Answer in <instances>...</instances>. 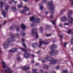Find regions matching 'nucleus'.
Here are the masks:
<instances>
[{
    "label": "nucleus",
    "mask_w": 73,
    "mask_h": 73,
    "mask_svg": "<svg viewBox=\"0 0 73 73\" xmlns=\"http://www.w3.org/2000/svg\"><path fill=\"white\" fill-rule=\"evenodd\" d=\"M46 35L47 36V37H49V36H50L52 35V34H46Z\"/></svg>",
    "instance_id": "obj_39"
},
{
    "label": "nucleus",
    "mask_w": 73,
    "mask_h": 73,
    "mask_svg": "<svg viewBox=\"0 0 73 73\" xmlns=\"http://www.w3.org/2000/svg\"><path fill=\"white\" fill-rule=\"evenodd\" d=\"M27 12V10L25 9H24L22 10V11L21 12V14H23V13H26Z\"/></svg>",
    "instance_id": "obj_20"
},
{
    "label": "nucleus",
    "mask_w": 73,
    "mask_h": 73,
    "mask_svg": "<svg viewBox=\"0 0 73 73\" xmlns=\"http://www.w3.org/2000/svg\"><path fill=\"white\" fill-rule=\"evenodd\" d=\"M43 68L44 69H48V66L46 65H44L43 66Z\"/></svg>",
    "instance_id": "obj_27"
},
{
    "label": "nucleus",
    "mask_w": 73,
    "mask_h": 73,
    "mask_svg": "<svg viewBox=\"0 0 73 73\" xmlns=\"http://www.w3.org/2000/svg\"><path fill=\"white\" fill-rule=\"evenodd\" d=\"M23 46L25 47V48H27V46H26V45H25V44H23Z\"/></svg>",
    "instance_id": "obj_44"
},
{
    "label": "nucleus",
    "mask_w": 73,
    "mask_h": 73,
    "mask_svg": "<svg viewBox=\"0 0 73 73\" xmlns=\"http://www.w3.org/2000/svg\"><path fill=\"white\" fill-rule=\"evenodd\" d=\"M71 44H72V45L73 44V37L71 40Z\"/></svg>",
    "instance_id": "obj_35"
},
{
    "label": "nucleus",
    "mask_w": 73,
    "mask_h": 73,
    "mask_svg": "<svg viewBox=\"0 0 73 73\" xmlns=\"http://www.w3.org/2000/svg\"><path fill=\"white\" fill-rule=\"evenodd\" d=\"M1 9H2L3 8V5H5V3H3V1H1Z\"/></svg>",
    "instance_id": "obj_16"
},
{
    "label": "nucleus",
    "mask_w": 73,
    "mask_h": 73,
    "mask_svg": "<svg viewBox=\"0 0 73 73\" xmlns=\"http://www.w3.org/2000/svg\"><path fill=\"white\" fill-rule=\"evenodd\" d=\"M7 23V21H5V22L3 23V24H5V23Z\"/></svg>",
    "instance_id": "obj_53"
},
{
    "label": "nucleus",
    "mask_w": 73,
    "mask_h": 73,
    "mask_svg": "<svg viewBox=\"0 0 73 73\" xmlns=\"http://www.w3.org/2000/svg\"><path fill=\"white\" fill-rule=\"evenodd\" d=\"M31 56L33 57H35V55L33 54H31Z\"/></svg>",
    "instance_id": "obj_52"
},
{
    "label": "nucleus",
    "mask_w": 73,
    "mask_h": 73,
    "mask_svg": "<svg viewBox=\"0 0 73 73\" xmlns=\"http://www.w3.org/2000/svg\"><path fill=\"white\" fill-rule=\"evenodd\" d=\"M49 42L47 43L44 41H42V39H40L39 40V48H41V46L42 44H45V45H47V44H49Z\"/></svg>",
    "instance_id": "obj_8"
},
{
    "label": "nucleus",
    "mask_w": 73,
    "mask_h": 73,
    "mask_svg": "<svg viewBox=\"0 0 73 73\" xmlns=\"http://www.w3.org/2000/svg\"><path fill=\"white\" fill-rule=\"evenodd\" d=\"M64 25H69V24L68 23H65L64 24Z\"/></svg>",
    "instance_id": "obj_40"
},
{
    "label": "nucleus",
    "mask_w": 73,
    "mask_h": 73,
    "mask_svg": "<svg viewBox=\"0 0 73 73\" xmlns=\"http://www.w3.org/2000/svg\"><path fill=\"white\" fill-rule=\"evenodd\" d=\"M2 15H3L4 17H5V16H6V13H5V11H2Z\"/></svg>",
    "instance_id": "obj_21"
},
{
    "label": "nucleus",
    "mask_w": 73,
    "mask_h": 73,
    "mask_svg": "<svg viewBox=\"0 0 73 73\" xmlns=\"http://www.w3.org/2000/svg\"><path fill=\"white\" fill-rule=\"evenodd\" d=\"M18 8H21L23 7V6L22 5H19L18 6Z\"/></svg>",
    "instance_id": "obj_38"
},
{
    "label": "nucleus",
    "mask_w": 73,
    "mask_h": 73,
    "mask_svg": "<svg viewBox=\"0 0 73 73\" xmlns=\"http://www.w3.org/2000/svg\"><path fill=\"white\" fill-rule=\"evenodd\" d=\"M37 43L36 42L34 43V44H33L32 45V46L34 48H35L36 46H37Z\"/></svg>",
    "instance_id": "obj_23"
},
{
    "label": "nucleus",
    "mask_w": 73,
    "mask_h": 73,
    "mask_svg": "<svg viewBox=\"0 0 73 73\" xmlns=\"http://www.w3.org/2000/svg\"><path fill=\"white\" fill-rule=\"evenodd\" d=\"M12 9L13 11H16V7L15 6L12 7Z\"/></svg>",
    "instance_id": "obj_22"
},
{
    "label": "nucleus",
    "mask_w": 73,
    "mask_h": 73,
    "mask_svg": "<svg viewBox=\"0 0 73 73\" xmlns=\"http://www.w3.org/2000/svg\"><path fill=\"white\" fill-rule=\"evenodd\" d=\"M15 35H17V36L18 37H19V34H18L17 33V34H16Z\"/></svg>",
    "instance_id": "obj_47"
},
{
    "label": "nucleus",
    "mask_w": 73,
    "mask_h": 73,
    "mask_svg": "<svg viewBox=\"0 0 73 73\" xmlns=\"http://www.w3.org/2000/svg\"><path fill=\"white\" fill-rule=\"evenodd\" d=\"M31 13H29L28 14V15H31Z\"/></svg>",
    "instance_id": "obj_60"
},
{
    "label": "nucleus",
    "mask_w": 73,
    "mask_h": 73,
    "mask_svg": "<svg viewBox=\"0 0 73 73\" xmlns=\"http://www.w3.org/2000/svg\"><path fill=\"white\" fill-rule=\"evenodd\" d=\"M1 50L0 49V53H1Z\"/></svg>",
    "instance_id": "obj_63"
},
{
    "label": "nucleus",
    "mask_w": 73,
    "mask_h": 73,
    "mask_svg": "<svg viewBox=\"0 0 73 73\" xmlns=\"http://www.w3.org/2000/svg\"><path fill=\"white\" fill-rule=\"evenodd\" d=\"M11 20H12V19H10L9 20V21H11Z\"/></svg>",
    "instance_id": "obj_64"
},
{
    "label": "nucleus",
    "mask_w": 73,
    "mask_h": 73,
    "mask_svg": "<svg viewBox=\"0 0 73 73\" xmlns=\"http://www.w3.org/2000/svg\"><path fill=\"white\" fill-rule=\"evenodd\" d=\"M56 22V20L55 19L53 20V21H51L52 23L55 26V27H56V24H55V23Z\"/></svg>",
    "instance_id": "obj_17"
},
{
    "label": "nucleus",
    "mask_w": 73,
    "mask_h": 73,
    "mask_svg": "<svg viewBox=\"0 0 73 73\" xmlns=\"http://www.w3.org/2000/svg\"><path fill=\"white\" fill-rule=\"evenodd\" d=\"M36 30V29H34L32 31L31 34L32 35H35V38H38V33L37 32H35Z\"/></svg>",
    "instance_id": "obj_7"
},
{
    "label": "nucleus",
    "mask_w": 73,
    "mask_h": 73,
    "mask_svg": "<svg viewBox=\"0 0 73 73\" xmlns=\"http://www.w3.org/2000/svg\"><path fill=\"white\" fill-rule=\"evenodd\" d=\"M9 35L11 37V38H8L7 39V41L5 43L3 44V47L5 49H7V48H8L11 42H13L15 40V39L14 38L15 37V36L12 34H10Z\"/></svg>",
    "instance_id": "obj_1"
},
{
    "label": "nucleus",
    "mask_w": 73,
    "mask_h": 73,
    "mask_svg": "<svg viewBox=\"0 0 73 73\" xmlns=\"http://www.w3.org/2000/svg\"><path fill=\"white\" fill-rule=\"evenodd\" d=\"M48 5L49 7H50L49 8V9L50 10H52L50 12L51 14V15H50V17L51 19H53V14H54V11H52L54 10V7L53 6L52 2H50L48 3Z\"/></svg>",
    "instance_id": "obj_3"
},
{
    "label": "nucleus",
    "mask_w": 73,
    "mask_h": 73,
    "mask_svg": "<svg viewBox=\"0 0 73 73\" xmlns=\"http://www.w3.org/2000/svg\"><path fill=\"white\" fill-rule=\"evenodd\" d=\"M17 61H20L21 60V58L19 56L17 59Z\"/></svg>",
    "instance_id": "obj_37"
},
{
    "label": "nucleus",
    "mask_w": 73,
    "mask_h": 73,
    "mask_svg": "<svg viewBox=\"0 0 73 73\" xmlns=\"http://www.w3.org/2000/svg\"><path fill=\"white\" fill-rule=\"evenodd\" d=\"M14 29V26H11L10 27V30H13Z\"/></svg>",
    "instance_id": "obj_28"
},
{
    "label": "nucleus",
    "mask_w": 73,
    "mask_h": 73,
    "mask_svg": "<svg viewBox=\"0 0 73 73\" xmlns=\"http://www.w3.org/2000/svg\"><path fill=\"white\" fill-rule=\"evenodd\" d=\"M40 22V19L38 18H36L35 21L36 23L38 24Z\"/></svg>",
    "instance_id": "obj_15"
},
{
    "label": "nucleus",
    "mask_w": 73,
    "mask_h": 73,
    "mask_svg": "<svg viewBox=\"0 0 73 73\" xmlns=\"http://www.w3.org/2000/svg\"><path fill=\"white\" fill-rule=\"evenodd\" d=\"M21 35L22 36H23V37H24V36H25V33H23L22 34H21Z\"/></svg>",
    "instance_id": "obj_30"
},
{
    "label": "nucleus",
    "mask_w": 73,
    "mask_h": 73,
    "mask_svg": "<svg viewBox=\"0 0 73 73\" xmlns=\"http://www.w3.org/2000/svg\"><path fill=\"white\" fill-rule=\"evenodd\" d=\"M1 63L2 64V67L3 68H5L6 66H5V64L4 62H1Z\"/></svg>",
    "instance_id": "obj_19"
},
{
    "label": "nucleus",
    "mask_w": 73,
    "mask_h": 73,
    "mask_svg": "<svg viewBox=\"0 0 73 73\" xmlns=\"http://www.w3.org/2000/svg\"><path fill=\"white\" fill-rule=\"evenodd\" d=\"M38 0H35V2H37V1H38Z\"/></svg>",
    "instance_id": "obj_57"
},
{
    "label": "nucleus",
    "mask_w": 73,
    "mask_h": 73,
    "mask_svg": "<svg viewBox=\"0 0 73 73\" xmlns=\"http://www.w3.org/2000/svg\"><path fill=\"white\" fill-rule=\"evenodd\" d=\"M65 11V9H64L63 10L61 11V12H64V11Z\"/></svg>",
    "instance_id": "obj_43"
},
{
    "label": "nucleus",
    "mask_w": 73,
    "mask_h": 73,
    "mask_svg": "<svg viewBox=\"0 0 73 73\" xmlns=\"http://www.w3.org/2000/svg\"><path fill=\"white\" fill-rule=\"evenodd\" d=\"M32 62L33 63H35V61H34V60H33L32 61Z\"/></svg>",
    "instance_id": "obj_55"
},
{
    "label": "nucleus",
    "mask_w": 73,
    "mask_h": 73,
    "mask_svg": "<svg viewBox=\"0 0 73 73\" xmlns=\"http://www.w3.org/2000/svg\"><path fill=\"white\" fill-rule=\"evenodd\" d=\"M40 72H42V73L44 72V71H43V70L41 69L40 70Z\"/></svg>",
    "instance_id": "obj_48"
},
{
    "label": "nucleus",
    "mask_w": 73,
    "mask_h": 73,
    "mask_svg": "<svg viewBox=\"0 0 73 73\" xmlns=\"http://www.w3.org/2000/svg\"><path fill=\"white\" fill-rule=\"evenodd\" d=\"M23 8H25V9H26V10H27L28 11H29V8L26 7H23Z\"/></svg>",
    "instance_id": "obj_34"
},
{
    "label": "nucleus",
    "mask_w": 73,
    "mask_h": 73,
    "mask_svg": "<svg viewBox=\"0 0 73 73\" xmlns=\"http://www.w3.org/2000/svg\"><path fill=\"white\" fill-rule=\"evenodd\" d=\"M72 12L71 10H70L69 11V12L68 13V18L69 19H71V20L68 21V23H70L71 25L72 24L73 21V19L72 18L71 15H72Z\"/></svg>",
    "instance_id": "obj_6"
},
{
    "label": "nucleus",
    "mask_w": 73,
    "mask_h": 73,
    "mask_svg": "<svg viewBox=\"0 0 73 73\" xmlns=\"http://www.w3.org/2000/svg\"><path fill=\"white\" fill-rule=\"evenodd\" d=\"M12 2H13L15 4L17 3V1H15L14 0H12L11 1H9V3L11 4Z\"/></svg>",
    "instance_id": "obj_24"
},
{
    "label": "nucleus",
    "mask_w": 73,
    "mask_h": 73,
    "mask_svg": "<svg viewBox=\"0 0 73 73\" xmlns=\"http://www.w3.org/2000/svg\"><path fill=\"white\" fill-rule=\"evenodd\" d=\"M20 27L19 25L17 26L16 27V31H17V32H19L20 31Z\"/></svg>",
    "instance_id": "obj_14"
},
{
    "label": "nucleus",
    "mask_w": 73,
    "mask_h": 73,
    "mask_svg": "<svg viewBox=\"0 0 73 73\" xmlns=\"http://www.w3.org/2000/svg\"><path fill=\"white\" fill-rule=\"evenodd\" d=\"M27 73H31V72L30 71H29Z\"/></svg>",
    "instance_id": "obj_61"
},
{
    "label": "nucleus",
    "mask_w": 73,
    "mask_h": 73,
    "mask_svg": "<svg viewBox=\"0 0 73 73\" xmlns=\"http://www.w3.org/2000/svg\"><path fill=\"white\" fill-rule=\"evenodd\" d=\"M60 38H62L63 37V36L62 35H59V36Z\"/></svg>",
    "instance_id": "obj_41"
},
{
    "label": "nucleus",
    "mask_w": 73,
    "mask_h": 73,
    "mask_svg": "<svg viewBox=\"0 0 73 73\" xmlns=\"http://www.w3.org/2000/svg\"><path fill=\"white\" fill-rule=\"evenodd\" d=\"M21 4H23V3H22V2H21Z\"/></svg>",
    "instance_id": "obj_62"
},
{
    "label": "nucleus",
    "mask_w": 73,
    "mask_h": 73,
    "mask_svg": "<svg viewBox=\"0 0 73 73\" xmlns=\"http://www.w3.org/2000/svg\"><path fill=\"white\" fill-rule=\"evenodd\" d=\"M28 50H29V51H31V50L30 49H28Z\"/></svg>",
    "instance_id": "obj_58"
},
{
    "label": "nucleus",
    "mask_w": 73,
    "mask_h": 73,
    "mask_svg": "<svg viewBox=\"0 0 73 73\" xmlns=\"http://www.w3.org/2000/svg\"><path fill=\"white\" fill-rule=\"evenodd\" d=\"M68 43H69V42H66L64 43V47H65H65H66V44H68Z\"/></svg>",
    "instance_id": "obj_36"
},
{
    "label": "nucleus",
    "mask_w": 73,
    "mask_h": 73,
    "mask_svg": "<svg viewBox=\"0 0 73 73\" xmlns=\"http://www.w3.org/2000/svg\"><path fill=\"white\" fill-rule=\"evenodd\" d=\"M1 72H2V73H3L4 72V71H3V70H2L1 71Z\"/></svg>",
    "instance_id": "obj_59"
},
{
    "label": "nucleus",
    "mask_w": 73,
    "mask_h": 73,
    "mask_svg": "<svg viewBox=\"0 0 73 73\" xmlns=\"http://www.w3.org/2000/svg\"><path fill=\"white\" fill-rule=\"evenodd\" d=\"M21 27L23 31H24L26 29V27L23 23L21 24Z\"/></svg>",
    "instance_id": "obj_12"
},
{
    "label": "nucleus",
    "mask_w": 73,
    "mask_h": 73,
    "mask_svg": "<svg viewBox=\"0 0 73 73\" xmlns=\"http://www.w3.org/2000/svg\"><path fill=\"white\" fill-rule=\"evenodd\" d=\"M42 62L43 63H45V60H43L42 61Z\"/></svg>",
    "instance_id": "obj_50"
},
{
    "label": "nucleus",
    "mask_w": 73,
    "mask_h": 73,
    "mask_svg": "<svg viewBox=\"0 0 73 73\" xmlns=\"http://www.w3.org/2000/svg\"><path fill=\"white\" fill-rule=\"evenodd\" d=\"M9 6L7 5L6 7L5 8V9L6 10V11H8V8H9Z\"/></svg>",
    "instance_id": "obj_32"
},
{
    "label": "nucleus",
    "mask_w": 73,
    "mask_h": 73,
    "mask_svg": "<svg viewBox=\"0 0 73 73\" xmlns=\"http://www.w3.org/2000/svg\"><path fill=\"white\" fill-rule=\"evenodd\" d=\"M56 68L57 69H59L60 68V67H59V66H57L56 67Z\"/></svg>",
    "instance_id": "obj_42"
},
{
    "label": "nucleus",
    "mask_w": 73,
    "mask_h": 73,
    "mask_svg": "<svg viewBox=\"0 0 73 73\" xmlns=\"http://www.w3.org/2000/svg\"><path fill=\"white\" fill-rule=\"evenodd\" d=\"M40 33H42V31H43V28H42V27L41 26L40 28Z\"/></svg>",
    "instance_id": "obj_26"
},
{
    "label": "nucleus",
    "mask_w": 73,
    "mask_h": 73,
    "mask_svg": "<svg viewBox=\"0 0 73 73\" xmlns=\"http://www.w3.org/2000/svg\"><path fill=\"white\" fill-rule=\"evenodd\" d=\"M72 30H69L68 32H67V33L68 34H70L72 33Z\"/></svg>",
    "instance_id": "obj_31"
},
{
    "label": "nucleus",
    "mask_w": 73,
    "mask_h": 73,
    "mask_svg": "<svg viewBox=\"0 0 73 73\" xmlns=\"http://www.w3.org/2000/svg\"><path fill=\"white\" fill-rule=\"evenodd\" d=\"M21 69H23V70L24 71H26L27 70H29V69L30 68L29 67H27V66H26L22 67L21 68Z\"/></svg>",
    "instance_id": "obj_9"
},
{
    "label": "nucleus",
    "mask_w": 73,
    "mask_h": 73,
    "mask_svg": "<svg viewBox=\"0 0 73 73\" xmlns=\"http://www.w3.org/2000/svg\"><path fill=\"white\" fill-rule=\"evenodd\" d=\"M10 68H8V70H5V72L7 73H12V71H11Z\"/></svg>",
    "instance_id": "obj_10"
},
{
    "label": "nucleus",
    "mask_w": 73,
    "mask_h": 73,
    "mask_svg": "<svg viewBox=\"0 0 73 73\" xmlns=\"http://www.w3.org/2000/svg\"><path fill=\"white\" fill-rule=\"evenodd\" d=\"M56 48V46L55 44H52L50 47V48L51 51L49 52L51 56H54L57 54L58 53V50H55L54 48Z\"/></svg>",
    "instance_id": "obj_2"
},
{
    "label": "nucleus",
    "mask_w": 73,
    "mask_h": 73,
    "mask_svg": "<svg viewBox=\"0 0 73 73\" xmlns=\"http://www.w3.org/2000/svg\"><path fill=\"white\" fill-rule=\"evenodd\" d=\"M59 26L60 27H62V24H61V23H60Z\"/></svg>",
    "instance_id": "obj_54"
},
{
    "label": "nucleus",
    "mask_w": 73,
    "mask_h": 73,
    "mask_svg": "<svg viewBox=\"0 0 73 73\" xmlns=\"http://www.w3.org/2000/svg\"><path fill=\"white\" fill-rule=\"evenodd\" d=\"M68 73V71L67 70H64V71H62V73Z\"/></svg>",
    "instance_id": "obj_33"
},
{
    "label": "nucleus",
    "mask_w": 73,
    "mask_h": 73,
    "mask_svg": "<svg viewBox=\"0 0 73 73\" xmlns=\"http://www.w3.org/2000/svg\"><path fill=\"white\" fill-rule=\"evenodd\" d=\"M20 49L22 50L23 52H24L25 54H23L24 57L25 58H29L30 57V55L28 53H27V50L25 48H20Z\"/></svg>",
    "instance_id": "obj_5"
},
{
    "label": "nucleus",
    "mask_w": 73,
    "mask_h": 73,
    "mask_svg": "<svg viewBox=\"0 0 73 73\" xmlns=\"http://www.w3.org/2000/svg\"><path fill=\"white\" fill-rule=\"evenodd\" d=\"M31 26L32 27H36V24L35 23H33L31 24Z\"/></svg>",
    "instance_id": "obj_25"
},
{
    "label": "nucleus",
    "mask_w": 73,
    "mask_h": 73,
    "mask_svg": "<svg viewBox=\"0 0 73 73\" xmlns=\"http://www.w3.org/2000/svg\"><path fill=\"white\" fill-rule=\"evenodd\" d=\"M40 9L41 11L42 10V9L44 8V6L42 5L41 6H40Z\"/></svg>",
    "instance_id": "obj_29"
},
{
    "label": "nucleus",
    "mask_w": 73,
    "mask_h": 73,
    "mask_svg": "<svg viewBox=\"0 0 73 73\" xmlns=\"http://www.w3.org/2000/svg\"><path fill=\"white\" fill-rule=\"evenodd\" d=\"M42 3H45L46 2V0H43L42 1Z\"/></svg>",
    "instance_id": "obj_45"
},
{
    "label": "nucleus",
    "mask_w": 73,
    "mask_h": 73,
    "mask_svg": "<svg viewBox=\"0 0 73 73\" xmlns=\"http://www.w3.org/2000/svg\"><path fill=\"white\" fill-rule=\"evenodd\" d=\"M22 41L23 42H24V39L22 38Z\"/></svg>",
    "instance_id": "obj_46"
},
{
    "label": "nucleus",
    "mask_w": 73,
    "mask_h": 73,
    "mask_svg": "<svg viewBox=\"0 0 73 73\" xmlns=\"http://www.w3.org/2000/svg\"><path fill=\"white\" fill-rule=\"evenodd\" d=\"M40 53V51H38V52H37V54H38V53Z\"/></svg>",
    "instance_id": "obj_56"
},
{
    "label": "nucleus",
    "mask_w": 73,
    "mask_h": 73,
    "mask_svg": "<svg viewBox=\"0 0 73 73\" xmlns=\"http://www.w3.org/2000/svg\"><path fill=\"white\" fill-rule=\"evenodd\" d=\"M17 48H14L9 50V52H17Z\"/></svg>",
    "instance_id": "obj_11"
},
{
    "label": "nucleus",
    "mask_w": 73,
    "mask_h": 73,
    "mask_svg": "<svg viewBox=\"0 0 73 73\" xmlns=\"http://www.w3.org/2000/svg\"><path fill=\"white\" fill-rule=\"evenodd\" d=\"M45 14L46 15H48V11H46L45 12Z\"/></svg>",
    "instance_id": "obj_49"
},
{
    "label": "nucleus",
    "mask_w": 73,
    "mask_h": 73,
    "mask_svg": "<svg viewBox=\"0 0 73 73\" xmlns=\"http://www.w3.org/2000/svg\"><path fill=\"white\" fill-rule=\"evenodd\" d=\"M52 57H47L46 58V60L47 61H50V65L52 64H55L57 62V60L53 59H51Z\"/></svg>",
    "instance_id": "obj_4"
},
{
    "label": "nucleus",
    "mask_w": 73,
    "mask_h": 73,
    "mask_svg": "<svg viewBox=\"0 0 73 73\" xmlns=\"http://www.w3.org/2000/svg\"><path fill=\"white\" fill-rule=\"evenodd\" d=\"M35 20V17H32L30 19V21H33Z\"/></svg>",
    "instance_id": "obj_18"
},
{
    "label": "nucleus",
    "mask_w": 73,
    "mask_h": 73,
    "mask_svg": "<svg viewBox=\"0 0 73 73\" xmlns=\"http://www.w3.org/2000/svg\"><path fill=\"white\" fill-rule=\"evenodd\" d=\"M29 1V0H24V1L25 2H27V1Z\"/></svg>",
    "instance_id": "obj_51"
},
{
    "label": "nucleus",
    "mask_w": 73,
    "mask_h": 73,
    "mask_svg": "<svg viewBox=\"0 0 73 73\" xmlns=\"http://www.w3.org/2000/svg\"><path fill=\"white\" fill-rule=\"evenodd\" d=\"M66 20V18L65 16L63 17L61 19V21H62V22L65 21Z\"/></svg>",
    "instance_id": "obj_13"
}]
</instances>
